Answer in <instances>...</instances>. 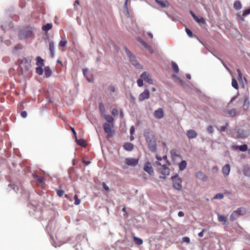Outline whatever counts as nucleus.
Wrapping results in <instances>:
<instances>
[{
  "label": "nucleus",
  "instance_id": "obj_26",
  "mask_svg": "<svg viewBox=\"0 0 250 250\" xmlns=\"http://www.w3.org/2000/svg\"><path fill=\"white\" fill-rule=\"evenodd\" d=\"M187 165L186 161H182L179 164V169L180 170H184L186 168Z\"/></svg>",
  "mask_w": 250,
  "mask_h": 250
},
{
  "label": "nucleus",
  "instance_id": "obj_41",
  "mask_svg": "<svg viewBox=\"0 0 250 250\" xmlns=\"http://www.w3.org/2000/svg\"><path fill=\"white\" fill-rule=\"evenodd\" d=\"M224 196L223 193H219L215 195L214 197V199H222L224 198Z\"/></svg>",
  "mask_w": 250,
  "mask_h": 250
},
{
  "label": "nucleus",
  "instance_id": "obj_43",
  "mask_svg": "<svg viewBox=\"0 0 250 250\" xmlns=\"http://www.w3.org/2000/svg\"><path fill=\"white\" fill-rule=\"evenodd\" d=\"M174 81L181 85H183V81L178 77H176V79H174Z\"/></svg>",
  "mask_w": 250,
  "mask_h": 250
},
{
  "label": "nucleus",
  "instance_id": "obj_40",
  "mask_svg": "<svg viewBox=\"0 0 250 250\" xmlns=\"http://www.w3.org/2000/svg\"><path fill=\"white\" fill-rule=\"evenodd\" d=\"M74 198L75 200L74 204L75 205H79L80 204L81 200L78 198L77 195H75Z\"/></svg>",
  "mask_w": 250,
  "mask_h": 250
},
{
  "label": "nucleus",
  "instance_id": "obj_37",
  "mask_svg": "<svg viewBox=\"0 0 250 250\" xmlns=\"http://www.w3.org/2000/svg\"><path fill=\"white\" fill-rule=\"evenodd\" d=\"M231 85H232V86L233 87H234L235 89H238V85L237 81L234 78H233L232 79Z\"/></svg>",
  "mask_w": 250,
  "mask_h": 250
},
{
  "label": "nucleus",
  "instance_id": "obj_49",
  "mask_svg": "<svg viewBox=\"0 0 250 250\" xmlns=\"http://www.w3.org/2000/svg\"><path fill=\"white\" fill-rule=\"evenodd\" d=\"M190 242V239L188 237H184L182 239V242L189 243Z\"/></svg>",
  "mask_w": 250,
  "mask_h": 250
},
{
  "label": "nucleus",
  "instance_id": "obj_31",
  "mask_svg": "<svg viewBox=\"0 0 250 250\" xmlns=\"http://www.w3.org/2000/svg\"><path fill=\"white\" fill-rule=\"evenodd\" d=\"M52 27V25L50 23H47L45 25H43L42 29L44 31H47L50 30Z\"/></svg>",
  "mask_w": 250,
  "mask_h": 250
},
{
  "label": "nucleus",
  "instance_id": "obj_32",
  "mask_svg": "<svg viewBox=\"0 0 250 250\" xmlns=\"http://www.w3.org/2000/svg\"><path fill=\"white\" fill-rule=\"evenodd\" d=\"M171 65L174 71L178 73L179 72V67L177 64L175 62H171Z\"/></svg>",
  "mask_w": 250,
  "mask_h": 250
},
{
  "label": "nucleus",
  "instance_id": "obj_9",
  "mask_svg": "<svg viewBox=\"0 0 250 250\" xmlns=\"http://www.w3.org/2000/svg\"><path fill=\"white\" fill-rule=\"evenodd\" d=\"M250 134V131L248 129L239 128L237 131V137L239 138H247Z\"/></svg>",
  "mask_w": 250,
  "mask_h": 250
},
{
  "label": "nucleus",
  "instance_id": "obj_22",
  "mask_svg": "<svg viewBox=\"0 0 250 250\" xmlns=\"http://www.w3.org/2000/svg\"><path fill=\"white\" fill-rule=\"evenodd\" d=\"M170 153L171 158L173 160L176 159V157L180 156L179 151L175 149H173L171 150Z\"/></svg>",
  "mask_w": 250,
  "mask_h": 250
},
{
  "label": "nucleus",
  "instance_id": "obj_12",
  "mask_svg": "<svg viewBox=\"0 0 250 250\" xmlns=\"http://www.w3.org/2000/svg\"><path fill=\"white\" fill-rule=\"evenodd\" d=\"M141 78L146 81L149 84L153 83V80L151 78L150 75L146 72H143L140 76Z\"/></svg>",
  "mask_w": 250,
  "mask_h": 250
},
{
  "label": "nucleus",
  "instance_id": "obj_16",
  "mask_svg": "<svg viewBox=\"0 0 250 250\" xmlns=\"http://www.w3.org/2000/svg\"><path fill=\"white\" fill-rule=\"evenodd\" d=\"M195 177L199 180L203 182H206L208 180V177L202 171H198L195 174Z\"/></svg>",
  "mask_w": 250,
  "mask_h": 250
},
{
  "label": "nucleus",
  "instance_id": "obj_46",
  "mask_svg": "<svg viewBox=\"0 0 250 250\" xmlns=\"http://www.w3.org/2000/svg\"><path fill=\"white\" fill-rule=\"evenodd\" d=\"M137 83L139 87H142L143 86V80L142 78L138 79Z\"/></svg>",
  "mask_w": 250,
  "mask_h": 250
},
{
  "label": "nucleus",
  "instance_id": "obj_21",
  "mask_svg": "<svg viewBox=\"0 0 250 250\" xmlns=\"http://www.w3.org/2000/svg\"><path fill=\"white\" fill-rule=\"evenodd\" d=\"M217 215L219 222L222 223L224 224H225L226 223L228 220L227 216L221 215L218 213H217Z\"/></svg>",
  "mask_w": 250,
  "mask_h": 250
},
{
  "label": "nucleus",
  "instance_id": "obj_39",
  "mask_svg": "<svg viewBox=\"0 0 250 250\" xmlns=\"http://www.w3.org/2000/svg\"><path fill=\"white\" fill-rule=\"evenodd\" d=\"M229 114L231 117H234L236 115V110L233 108L229 111Z\"/></svg>",
  "mask_w": 250,
  "mask_h": 250
},
{
  "label": "nucleus",
  "instance_id": "obj_64",
  "mask_svg": "<svg viewBox=\"0 0 250 250\" xmlns=\"http://www.w3.org/2000/svg\"><path fill=\"white\" fill-rule=\"evenodd\" d=\"M104 188L105 190H106V191H109V188L108 187L105 185V184H104Z\"/></svg>",
  "mask_w": 250,
  "mask_h": 250
},
{
  "label": "nucleus",
  "instance_id": "obj_14",
  "mask_svg": "<svg viewBox=\"0 0 250 250\" xmlns=\"http://www.w3.org/2000/svg\"><path fill=\"white\" fill-rule=\"evenodd\" d=\"M137 40L142 44V45L144 47L147 49L150 53H153V51L150 47V46L148 44H147L145 41H144L141 38H140V37H138L137 38Z\"/></svg>",
  "mask_w": 250,
  "mask_h": 250
},
{
  "label": "nucleus",
  "instance_id": "obj_19",
  "mask_svg": "<svg viewBox=\"0 0 250 250\" xmlns=\"http://www.w3.org/2000/svg\"><path fill=\"white\" fill-rule=\"evenodd\" d=\"M244 104L243 105V108L244 110H246L248 109V108L250 107V102L249 101V97L248 96H245L244 97Z\"/></svg>",
  "mask_w": 250,
  "mask_h": 250
},
{
  "label": "nucleus",
  "instance_id": "obj_30",
  "mask_svg": "<svg viewBox=\"0 0 250 250\" xmlns=\"http://www.w3.org/2000/svg\"><path fill=\"white\" fill-rule=\"evenodd\" d=\"M233 7L236 10H240L242 8V5L239 1H236L233 4Z\"/></svg>",
  "mask_w": 250,
  "mask_h": 250
},
{
  "label": "nucleus",
  "instance_id": "obj_17",
  "mask_svg": "<svg viewBox=\"0 0 250 250\" xmlns=\"http://www.w3.org/2000/svg\"><path fill=\"white\" fill-rule=\"evenodd\" d=\"M187 135L189 139H192L197 137V133L194 130L189 129L187 131Z\"/></svg>",
  "mask_w": 250,
  "mask_h": 250
},
{
  "label": "nucleus",
  "instance_id": "obj_11",
  "mask_svg": "<svg viewBox=\"0 0 250 250\" xmlns=\"http://www.w3.org/2000/svg\"><path fill=\"white\" fill-rule=\"evenodd\" d=\"M149 90L148 89H145L143 92L139 95L138 99L139 101L142 102L146 99H148L149 98Z\"/></svg>",
  "mask_w": 250,
  "mask_h": 250
},
{
  "label": "nucleus",
  "instance_id": "obj_1",
  "mask_svg": "<svg viewBox=\"0 0 250 250\" xmlns=\"http://www.w3.org/2000/svg\"><path fill=\"white\" fill-rule=\"evenodd\" d=\"M144 136L149 150L151 152H155L157 150V142L153 131L149 129H145Z\"/></svg>",
  "mask_w": 250,
  "mask_h": 250
},
{
  "label": "nucleus",
  "instance_id": "obj_38",
  "mask_svg": "<svg viewBox=\"0 0 250 250\" xmlns=\"http://www.w3.org/2000/svg\"><path fill=\"white\" fill-rule=\"evenodd\" d=\"M42 67V66L37 67L36 69V73L39 75H42L43 73V70Z\"/></svg>",
  "mask_w": 250,
  "mask_h": 250
},
{
  "label": "nucleus",
  "instance_id": "obj_7",
  "mask_svg": "<svg viewBox=\"0 0 250 250\" xmlns=\"http://www.w3.org/2000/svg\"><path fill=\"white\" fill-rule=\"evenodd\" d=\"M112 127H113V124L105 123L104 125V130L105 132L107 134V138L112 137L114 134V131L112 129Z\"/></svg>",
  "mask_w": 250,
  "mask_h": 250
},
{
  "label": "nucleus",
  "instance_id": "obj_35",
  "mask_svg": "<svg viewBox=\"0 0 250 250\" xmlns=\"http://www.w3.org/2000/svg\"><path fill=\"white\" fill-rule=\"evenodd\" d=\"M76 141L80 146L83 147H84L86 145V143L83 140H78L77 137H76Z\"/></svg>",
  "mask_w": 250,
  "mask_h": 250
},
{
  "label": "nucleus",
  "instance_id": "obj_36",
  "mask_svg": "<svg viewBox=\"0 0 250 250\" xmlns=\"http://www.w3.org/2000/svg\"><path fill=\"white\" fill-rule=\"evenodd\" d=\"M236 71L238 73V79L240 83H243V79L242 77V74L240 70L239 69H237Z\"/></svg>",
  "mask_w": 250,
  "mask_h": 250
},
{
  "label": "nucleus",
  "instance_id": "obj_13",
  "mask_svg": "<svg viewBox=\"0 0 250 250\" xmlns=\"http://www.w3.org/2000/svg\"><path fill=\"white\" fill-rule=\"evenodd\" d=\"M154 116L157 119H161L164 116V112L162 108H159L154 112Z\"/></svg>",
  "mask_w": 250,
  "mask_h": 250
},
{
  "label": "nucleus",
  "instance_id": "obj_62",
  "mask_svg": "<svg viewBox=\"0 0 250 250\" xmlns=\"http://www.w3.org/2000/svg\"><path fill=\"white\" fill-rule=\"evenodd\" d=\"M156 159H157V160H158V161H157V162H160V161H162V160H163V158H162V157H160V156H157V155L156 156Z\"/></svg>",
  "mask_w": 250,
  "mask_h": 250
},
{
  "label": "nucleus",
  "instance_id": "obj_55",
  "mask_svg": "<svg viewBox=\"0 0 250 250\" xmlns=\"http://www.w3.org/2000/svg\"><path fill=\"white\" fill-rule=\"evenodd\" d=\"M135 132V128L133 126H132L130 129V135H133Z\"/></svg>",
  "mask_w": 250,
  "mask_h": 250
},
{
  "label": "nucleus",
  "instance_id": "obj_58",
  "mask_svg": "<svg viewBox=\"0 0 250 250\" xmlns=\"http://www.w3.org/2000/svg\"><path fill=\"white\" fill-rule=\"evenodd\" d=\"M178 215L180 217H183L184 216V213L183 211H180L178 212Z\"/></svg>",
  "mask_w": 250,
  "mask_h": 250
},
{
  "label": "nucleus",
  "instance_id": "obj_33",
  "mask_svg": "<svg viewBox=\"0 0 250 250\" xmlns=\"http://www.w3.org/2000/svg\"><path fill=\"white\" fill-rule=\"evenodd\" d=\"M194 20L198 23L204 24L206 22L205 20L203 18H199L197 16L194 18Z\"/></svg>",
  "mask_w": 250,
  "mask_h": 250
},
{
  "label": "nucleus",
  "instance_id": "obj_3",
  "mask_svg": "<svg viewBox=\"0 0 250 250\" xmlns=\"http://www.w3.org/2000/svg\"><path fill=\"white\" fill-rule=\"evenodd\" d=\"M246 210L244 208H239L237 210H234L232 212L230 216V220L231 221H234L240 216L246 214Z\"/></svg>",
  "mask_w": 250,
  "mask_h": 250
},
{
  "label": "nucleus",
  "instance_id": "obj_27",
  "mask_svg": "<svg viewBox=\"0 0 250 250\" xmlns=\"http://www.w3.org/2000/svg\"><path fill=\"white\" fill-rule=\"evenodd\" d=\"M37 62L36 64L39 66H43L44 65V61L41 57L38 56L36 58Z\"/></svg>",
  "mask_w": 250,
  "mask_h": 250
},
{
  "label": "nucleus",
  "instance_id": "obj_20",
  "mask_svg": "<svg viewBox=\"0 0 250 250\" xmlns=\"http://www.w3.org/2000/svg\"><path fill=\"white\" fill-rule=\"evenodd\" d=\"M156 2L162 7L165 8L169 6V2L167 0H155Z\"/></svg>",
  "mask_w": 250,
  "mask_h": 250
},
{
  "label": "nucleus",
  "instance_id": "obj_47",
  "mask_svg": "<svg viewBox=\"0 0 250 250\" xmlns=\"http://www.w3.org/2000/svg\"><path fill=\"white\" fill-rule=\"evenodd\" d=\"M207 132L208 134H212L213 132V129L212 126H209L207 129Z\"/></svg>",
  "mask_w": 250,
  "mask_h": 250
},
{
  "label": "nucleus",
  "instance_id": "obj_51",
  "mask_svg": "<svg viewBox=\"0 0 250 250\" xmlns=\"http://www.w3.org/2000/svg\"><path fill=\"white\" fill-rule=\"evenodd\" d=\"M186 31L187 34L188 35V36L189 37H192V36H193L192 33L189 29L186 28Z\"/></svg>",
  "mask_w": 250,
  "mask_h": 250
},
{
  "label": "nucleus",
  "instance_id": "obj_57",
  "mask_svg": "<svg viewBox=\"0 0 250 250\" xmlns=\"http://www.w3.org/2000/svg\"><path fill=\"white\" fill-rule=\"evenodd\" d=\"M221 62H222L223 63V65L224 66V67L228 70V71L229 72V73H231V70L229 69V68L226 65V64H225L221 60Z\"/></svg>",
  "mask_w": 250,
  "mask_h": 250
},
{
  "label": "nucleus",
  "instance_id": "obj_4",
  "mask_svg": "<svg viewBox=\"0 0 250 250\" xmlns=\"http://www.w3.org/2000/svg\"><path fill=\"white\" fill-rule=\"evenodd\" d=\"M125 49L132 64L137 69L142 68V65L138 62L135 57L131 53L129 50H128L126 47H125Z\"/></svg>",
  "mask_w": 250,
  "mask_h": 250
},
{
  "label": "nucleus",
  "instance_id": "obj_5",
  "mask_svg": "<svg viewBox=\"0 0 250 250\" xmlns=\"http://www.w3.org/2000/svg\"><path fill=\"white\" fill-rule=\"evenodd\" d=\"M173 180V186L174 188L177 190H181L182 188V179L178 177L177 174L171 177Z\"/></svg>",
  "mask_w": 250,
  "mask_h": 250
},
{
  "label": "nucleus",
  "instance_id": "obj_8",
  "mask_svg": "<svg viewBox=\"0 0 250 250\" xmlns=\"http://www.w3.org/2000/svg\"><path fill=\"white\" fill-rule=\"evenodd\" d=\"M31 67V60L24 58L22 59L20 65L21 68L24 71L28 70Z\"/></svg>",
  "mask_w": 250,
  "mask_h": 250
},
{
  "label": "nucleus",
  "instance_id": "obj_45",
  "mask_svg": "<svg viewBox=\"0 0 250 250\" xmlns=\"http://www.w3.org/2000/svg\"><path fill=\"white\" fill-rule=\"evenodd\" d=\"M163 160H164L165 162L162 163V164H167V165H170V162L167 160V155H165L162 157Z\"/></svg>",
  "mask_w": 250,
  "mask_h": 250
},
{
  "label": "nucleus",
  "instance_id": "obj_48",
  "mask_svg": "<svg viewBox=\"0 0 250 250\" xmlns=\"http://www.w3.org/2000/svg\"><path fill=\"white\" fill-rule=\"evenodd\" d=\"M57 193L58 196L61 197L63 195L64 191L62 189H59L57 191Z\"/></svg>",
  "mask_w": 250,
  "mask_h": 250
},
{
  "label": "nucleus",
  "instance_id": "obj_18",
  "mask_svg": "<svg viewBox=\"0 0 250 250\" xmlns=\"http://www.w3.org/2000/svg\"><path fill=\"white\" fill-rule=\"evenodd\" d=\"M222 173L224 176H227L229 175L230 171V167L229 164H226L222 167Z\"/></svg>",
  "mask_w": 250,
  "mask_h": 250
},
{
  "label": "nucleus",
  "instance_id": "obj_60",
  "mask_svg": "<svg viewBox=\"0 0 250 250\" xmlns=\"http://www.w3.org/2000/svg\"><path fill=\"white\" fill-rule=\"evenodd\" d=\"M204 231H205V229H203L201 232H199V233H198V236H199L200 237H203V233H204Z\"/></svg>",
  "mask_w": 250,
  "mask_h": 250
},
{
  "label": "nucleus",
  "instance_id": "obj_34",
  "mask_svg": "<svg viewBox=\"0 0 250 250\" xmlns=\"http://www.w3.org/2000/svg\"><path fill=\"white\" fill-rule=\"evenodd\" d=\"M133 238L135 242L137 245H141V244H143V241L142 239L138 238L136 236H134Z\"/></svg>",
  "mask_w": 250,
  "mask_h": 250
},
{
  "label": "nucleus",
  "instance_id": "obj_54",
  "mask_svg": "<svg viewBox=\"0 0 250 250\" xmlns=\"http://www.w3.org/2000/svg\"><path fill=\"white\" fill-rule=\"evenodd\" d=\"M109 90L110 91L112 92H116V88L113 85H111L109 87Z\"/></svg>",
  "mask_w": 250,
  "mask_h": 250
},
{
  "label": "nucleus",
  "instance_id": "obj_53",
  "mask_svg": "<svg viewBox=\"0 0 250 250\" xmlns=\"http://www.w3.org/2000/svg\"><path fill=\"white\" fill-rule=\"evenodd\" d=\"M112 114L114 116H116L118 114V111L117 109L114 108L112 109Z\"/></svg>",
  "mask_w": 250,
  "mask_h": 250
},
{
  "label": "nucleus",
  "instance_id": "obj_61",
  "mask_svg": "<svg viewBox=\"0 0 250 250\" xmlns=\"http://www.w3.org/2000/svg\"><path fill=\"white\" fill-rule=\"evenodd\" d=\"M79 4V1L78 0H76V1H75L74 3V6L75 7H76L77 6V5H78Z\"/></svg>",
  "mask_w": 250,
  "mask_h": 250
},
{
  "label": "nucleus",
  "instance_id": "obj_15",
  "mask_svg": "<svg viewBox=\"0 0 250 250\" xmlns=\"http://www.w3.org/2000/svg\"><path fill=\"white\" fill-rule=\"evenodd\" d=\"M144 169L146 172H147L149 174L151 175L154 174V171L153 168L149 162L146 163Z\"/></svg>",
  "mask_w": 250,
  "mask_h": 250
},
{
  "label": "nucleus",
  "instance_id": "obj_24",
  "mask_svg": "<svg viewBox=\"0 0 250 250\" xmlns=\"http://www.w3.org/2000/svg\"><path fill=\"white\" fill-rule=\"evenodd\" d=\"M49 49L51 53V56L53 57L54 55V43L52 41L49 43Z\"/></svg>",
  "mask_w": 250,
  "mask_h": 250
},
{
  "label": "nucleus",
  "instance_id": "obj_23",
  "mask_svg": "<svg viewBox=\"0 0 250 250\" xmlns=\"http://www.w3.org/2000/svg\"><path fill=\"white\" fill-rule=\"evenodd\" d=\"M124 148L127 151H131L134 148V145L130 143H126L124 145Z\"/></svg>",
  "mask_w": 250,
  "mask_h": 250
},
{
  "label": "nucleus",
  "instance_id": "obj_10",
  "mask_svg": "<svg viewBox=\"0 0 250 250\" xmlns=\"http://www.w3.org/2000/svg\"><path fill=\"white\" fill-rule=\"evenodd\" d=\"M125 162L129 166L135 167L138 164V160L133 158H126Z\"/></svg>",
  "mask_w": 250,
  "mask_h": 250
},
{
  "label": "nucleus",
  "instance_id": "obj_28",
  "mask_svg": "<svg viewBox=\"0 0 250 250\" xmlns=\"http://www.w3.org/2000/svg\"><path fill=\"white\" fill-rule=\"evenodd\" d=\"M44 74L46 77H49L51 75V70L49 66L44 68Z\"/></svg>",
  "mask_w": 250,
  "mask_h": 250
},
{
  "label": "nucleus",
  "instance_id": "obj_2",
  "mask_svg": "<svg viewBox=\"0 0 250 250\" xmlns=\"http://www.w3.org/2000/svg\"><path fill=\"white\" fill-rule=\"evenodd\" d=\"M155 165L158 167V170L163 175H168L170 173V169L167 167L169 165L167 164H162L160 162H156Z\"/></svg>",
  "mask_w": 250,
  "mask_h": 250
},
{
  "label": "nucleus",
  "instance_id": "obj_50",
  "mask_svg": "<svg viewBox=\"0 0 250 250\" xmlns=\"http://www.w3.org/2000/svg\"><path fill=\"white\" fill-rule=\"evenodd\" d=\"M250 14V8L244 11L243 13V16H247Z\"/></svg>",
  "mask_w": 250,
  "mask_h": 250
},
{
  "label": "nucleus",
  "instance_id": "obj_59",
  "mask_svg": "<svg viewBox=\"0 0 250 250\" xmlns=\"http://www.w3.org/2000/svg\"><path fill=\"white\" fill-rule=\"evenodd\" d=\"M226 129H227V127L225 126H222L220 127V131H225Z\"/></svg>",
  "mask_w": 250,
  "mask_h": 250
},
{
  "label": "nucleus",
  "instance_id": "obj_25",
  "mask_svg": "<svg viewBox=\"0 0 250 250\" xmlns=\"http://www.w3.org/2000/svg\"><path fill=\"white\" fill-rule=\"evenodd\" d=\"M243 173L246 176L250 177V167L248 166L244 167Z\"/></svg>",
  "mask_w": 250,
  "mask_h": 250
},
{
  "label": "nucleus",
  "instance_id": "obj_52",
  "mask_svg": "<svg viewBox=\"0 0 250 250\" xmlns=\"http://www.w3.org/2000/svg\"><path fill=\"white\" fill-rule=\"evenodd\" d=\"M36 180L40 183H42L43 181V178L42 177H40L39 176H36Z\"/></svg>",
  "mask_w": 250,
  "mask_h": 250
},
{
  "label": "nucleus",
  "instance_id": "obj_56",
  "mask_svg": "<svg viewBox=\"0 0 250 250\" xmlns=\"http://www.w3.org/2000/svg\"><path fill=\"white\" fill-rule=\"evenodd\" d=\"M21 115L23 118H26L27 116V113L26 111L21 112Z\"/></svg>",
  "mask_w": 250,
  "mask_h": 250
},
{
  "label": "nucleus",
  "instance_id": "obj_42",
  "mask_svg": "<svg viewBox=\"0 0 250 250\" xmlns=\"http://www.w3.org/2000/svg\"><path fill=\"white\" fill-rule=\"evenodd\" d=\"M67 42L66 41L63 40V39L61 41L59 44V46L60 47H65L66 44H67Z\"/></svg>",
  "mask_w": 250,
  "mask_h": 250
},
{
  "label": "nucleus",
  "instance_id": "obj_6",
  "mask_svg": "<svg viewBox=\"0 0 250 250\" xmlns=\"http://www.w3.org/2000/svg\"><path fill=\"white\" fill-rule=\"evenodd\" d=\"M33 34V30L31 28H27L21 31L19 34V37L21 39H25L30 37Z\"/></svg>",
  "mask_w": 250,
  "mask_h": 250
},
{
  "label": "nucleus",
  "instance_id": "obj_29",
  "mask_svg": "<svg viewBox=\"0 0 250 250\" xmlns=\"http://www.w3.org/2000/svg\"><path fill=\"white\" fill-rule=\"evenodd\" d=\"M104 117L107 122V123H109L110 124H113L114 119L111 116L105 115L104 116Z\"/></svg>",
  "mask_w": 250,
  "mask_h": 250
},
{
  "label": "nucleus",
  "instance_id": "obj_44",
  "mask_svg": "<svg viewBox=\"0 0 250 250\" xmlns=\"http://www.w3.org/2000/svg\"><path fill=\"white\" fill-rule=\"evenodd\" d=\"M239 149L241 151H245L248 149V146L246 145H243L240 146Z\"/></svg>",
  "mask_w": 250,
  "mask_h": 250
},
{
  "label": "nucleus",
  "instance_id": "obj_63",
  "mask_svg": "<svg viewBox=\"0 0 250 250\" xmlns=\"http://www.w3.org/2000/svg\"><path fill=\"white\" fill-rule=\"evenodd\" d=\"M212 170L214 172H217L218 170V168L217 166H214L212 167Z\"/></svg>",
  "mask_w": 250,
  "mask_h": 250
}]
</instances>
